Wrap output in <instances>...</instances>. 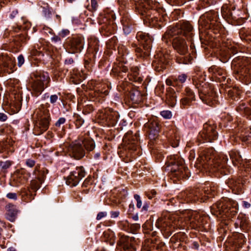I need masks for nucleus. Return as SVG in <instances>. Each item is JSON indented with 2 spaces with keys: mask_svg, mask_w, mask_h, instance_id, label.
<instances>
[{
  "mask_svg": "<svg viewBox=\"0 0 251 251\" xmlns=\"http://www.w3.org/2000/svg\"><path fill=\"white\" fill-rule=\"evenodd\" d=\"M185 219H180L173 222L168 218H160L158 220L157 225L165 228L167 226L177 227L184 228L185 226L190 225L192 228H196L204 224L205 216H201L195 211L187 210L184 213Z\"/></svg>",
  "mask_w": 251,
  "mask_h": 251,
  "instance_id": "obj_1",
  "label": "nucleus"
},
{
  "mask_svg": "<svg viewBox=\"0 0 251 251\" xmlns=\"http://www.w3.org/2000/svg\"><path fill=\"white\" fill-rule=\"evenodd\" d=\"M226 155L221 154L217 157L213 149H208L201 152L197 159L196 166L198 168H202L209 171H215L225 167L227 163Z\"/></svg>",
  "mask_w": 251,
  "mask_h": 251,
  "instance_id": "obj_2",
  "label": "nucleus"
},
{
  "mask_svg": "<svg viewBox=\"0 0 251 251\" xmlns=\"http://www.w3.org/2000/svg\"><path fill=\"white\" fill-rule=\"evenodd\" d=\"M237 202L228 198H223L211 207V213L217 216H221L224 219H231L237 213Z\"/></svg>",
  "mask_w": 251,
  "mask_h": 251,
  "instance_id": "obj_3",
  "label": "nucleus"
},
{
  "mask_svg": "<svg viewBox=\"0 0 251 251\" xmlns=\"http://www.w3.org/2000/svg\"><path fill=\"white\" fill-rule=\"evenodd\" d=\"M84 147L87 151H93L95 148L94 141L92 139L79 137L69 145L68 148V154L71 157L79 160L85 155Z\"/></svg>",
  "mask_w": 251,
  "mask_h": 251,
  "instance_id": "obj_4",
  "label": "nucleus"
},
{
  "mask_svg": "<svg viewBox=\"0 0 251 251\" xmlns=\"http://www.w3.org/2000/svg\"><path fill=\"white\" fill-rule=\"evenodd\" d=\"M33 116L37 119L35 124L34 132L36 135H40L48 130L50 121L49 110L45 105H40L33 113Z\"/></svg>",
  "mask_w": 251,
  "mask_h": 251,
  "instance_id": "obj_5",
  "label": "nucleus"
},
{
  "mask_svg": "<svg viewBox=\"0 0 251 251\" xmlns=\"http://www.w3.org/2000/svg\"><path fill=\"white\" fill-rule=\"evenodd\" d=\"M193 82L199 90L201 100L208 105H213L217 100V96L212 86L201 80L197 81L196 78L193 79Z\"/></svg>",
  "mask_w": 251,
  "mask_h": 251,
  "instance_id": "obj_6",
  "label": "nucleus"
},
{
  "mask_svg": "<svg viewBox=\"0 0 251 251\" xmlns=\"http://www.w3.org/2000/svg\"><path fill=\"white\" fill-rule=\"evenodd\" d=\"M173 45L174 49L179 54V56L176 57L177 62L179 64L189 63L192 58L188 52V46L185 40L179 36H176L173 40Z\"/></svg>",
  "mask_w": 251,
  "mask_h": 251,
  "instance_id": "obj_7",
  "label": "nucleus"
},
{
  "mask_svg": "<svg viewBox=\"0 0 251 251\" xmlns=\"http://www.w3.org/2000/svg\"><path fill=\"white\" fill-rule=\"evenodd\" d=\"M170 164L171 165V172L173 176L178 179L189 177V171L185 167L184 160L182 158L174 156Z\"/></svg>",
  "mask_w": 251,
  "mask_h": 251,
  "instance_id": "obj_8",
  "label": "nucleus"
},
{
  "mask_svg": "<svg viewBox=\"0 0 251 251\" xmlns=\"http://www.w3.org/2000/svg\"><path fill=\"white\" fill-rule=\"evenodd\" d=\"M50 78L47 72L39 73L35 76V79L31 83V91L35 96L41 94L50 82Z\"/></svg>",
  "mask_w": 251,
  "mask_h": 251,
  "instance_id": "obj_9",
  "label": "nucleus"
},
{
  "mask_svg": "<svg viewBox=\"0 0 251 251\" xmlns=\"http://www.w3.org/2000/svg\"><path fill=\"white\" fill-rule=\"evenodd\" d=\"M216 126L215 124H205L203 128L200 133L199 140H202L203 142H212L218 138V133L215 130Z\"/></svg>",
  "mask_w": 251,
  "mask_h": 251,
  "instance_id": "obj_10",
  "label": "nucleus"
},
{
  "mask_svg": "<svg viewBox=\"0 0 251 251\" xmlns=\"http://www.w3.org/2000/svg\"><path fill=\"white\" fill-rule=\"evenodd\" d=\"M85 172L83 167H76L70 172L66 178V184L70 187L77 185L79 181L85 176Z\"/></svg>",
  "mask_w": 251,
  "mask_h": 251,
  "instance_id": "obj_11",
  "label": "nucleus"
},
{
  "mask_svg": "<svg viewBox=\"0 0 251 251\" xmlns=\"http://www.w3.org/2000/svg\"><path fill=\"white\" fill-rule=\"evenodd\" d=\"M191 25L187 22L177 24L176 26L173 27L169 32V34L172 36H175L178 34H183L187 38L191 37L192 31Z\"/></svg>",
  "mask_w": 251,
  "mask_h": 251,
  "instance_id": "obj_12",
  "label": "nucleus"
},
{
  "mask_svg": "<svg viewBox=\"0 0 251 251\" xmlns=\"http://www.w3.org/2000/svg\"><path fill=\"white\" fill-rule=\"evenodd\" d=\"M136 137L132 135L131 132H127L124 136L123 139V144L122 145L123 148L126 151H135L137 150Z\"/></svg>",
  "mask_w": 251,
  "mask_h": 251,
  "instance_id": "obj_13",
  "label": "nucleus"
},
{
  "mask_svg": "<svg viewBox=\"0 0 251 251\" xmlns=\"http://www.w3.org/2000/svg\"><path fill=\"white\" fill-rule=\"evenodd\" d=\"M0 66H2L4 71L8 74L13 73L16 70L14 59L6 54L0 55Z\"/></svg>",
  "mask_w": 251,
  "mask_h": 251,
  "instance_id": "obj_14",
  "label": "nucleus"
},
{
  "mask_svg": "<svg viewBox=\"0 0 251 251\" xmlns=\"http://www.w3.org/2000/svg\"><path fill=\"white\" fill-rule=\"evenodd\" d=\"M144 127L147 129L151 140H154L158 137L159 127V124L156 121L150 120L145 124Z\"/></svg>",
  "mask_w": 251,
  "mask_h": 251,
  "instance_id": "obj_15",
  "label": "nucleus"
},
{
  "mask_svg": "<svg viewBox=\"0 0 251 251\" xmlns=\"http://www.w3.org/2000/svg\"><path fill=\"white\" fill-rule=\"evenodd\" d=\"M84 39L81 37L72 38L70 41L69 52L71 53L80 52L83 48Z\"/></svg>",
  "mask_w": 251,
  "mask_h": 251,
  "instance_id": "obj_16",
  "label": "nucleus"
},
{
  "mask_svg": "<svg viewBox=\"0 0 251 251\" xmlns=\"http://www.w3.org/2000/svg\"><path fill=\"white\" fill-rule=\"evenodd\" d=\"M216 194L215 188H211L209 187H205L201 190H197L196 192L195 197L193 200L194 201H196L197 199L200 198L201 201H204L206 199V198H209L212 196H214Z\"/></svg>",
  "mask_w": 251,
  "mask_h": 251,
  "instance_id": "obj_17",
  "label": "nucleus"
},
{
  "mask_svg": "<svg viewBox=\"0 0 251 251\" xmlns=\"http://www.w3.org/2000/svg\"><path fill=\"white\" fill-rule=\"evenodd\" d=\"M185 97L181 100L180 102L184 107L191 105V102L195 100V96L193 92L189 88L185 89Z\"/></svg>",
  "mask_w": 251,
  "mask_h": 251,
  "instance_id": "obj_18",
  "label": "nucleus"
},
{
  "mask_svg": "<svg viewBox=\"0 0 251 251\" xmlns=\"http://www.w3.org/2000/svg\"><path fill=\"white\" fill-rule=\"evenodd\" d=\"M131 238L126 236H122L119 242V244L122 246L124 250L127 251H134L135 249L131 243Z\"/></svg>",
  "mask_w": 251,
  "mask_h": 251,
  "instance_id": "obj_19",
  "label": "nucleus"
},
{
  "mask_svg": "<svg viewBox=\"0 0 251 251\" xmlns=\"http://www.w3.org/2000/svg\"><path fill=\"white\" fill-rule=\"evenodd\" d=\"M176 94L174 89L169 88L167 90L166 96V102L170 106L173 107L176 102Z\"/></svg>",
  "mask_w": 251,
  "mask_h": 251,
  "instance_id": "obj_20",
  "label": "nucleus"
},
{
  "mask_svg": "<svg viewBox=\"0 0 251 251\" xmlns=\"http://www.w3.org/2000/svg\"><path fill=\"white\" fill-rule=\"evenodd\" d=\"M6 213V218L10 222H14L17 215V210L15 206L11 204H7L5 207Z\"/></svg>",
  "mask_w": 251,
  "mask_h": 251,
  "instance_id": "obj_21",
  "label": "nucleus"
},
{
  "mask_svg": "<svg viewBox=\"0 0 251 251\" xmlns=\"http://www.w3.org/2000/svg\"><path fill=\"white\" fill-rule=\"evenodd\" d=\"M24 170L17 171L14 175V180L17 183V185L23 184L27 180L26 176H25Z\"/></svg>",
  "mask_w": 251,
  "mask_h": 251,
  "instance_id": "obj_22",
  "label": "nucleus"
},
{
  "mask_svg": "<svg viewBox=\"0 0 251 251\" xmlns=\"http://www.w3.org/2000/svg\"><path fill=\"white\" fill-rule=\"evenodd\" d=\"M237 52L236 47L231 45L227 46L225 49L221 50V54L225 57V60L228 59L231 57V54H235Z\"/></svg>",
  "mask_w": 251,
  "mask_h": 251,
  "instance_id": "obj_23",
  "label": "nucleus"
},
{
  "mask_svg": "<svg viewBox=\"0 0 251 251\" xmlns=\"http://www.w3.org/2000/svg\"><path fill=\"white\" fill-rule=\"evenodd\" d=\"M146 33H142V42L143 41L146 42V45H144V48L146 51L145 54L146 56H149L150 54L151 45V38L149 35L148 34L145 35ZM143 44L142 43V45Z\"/></svg>",
  "mask_w": 251,
  "mask_h": 251,
  "instance_id": "obj_24",
  "label": "nucleus"
},
{
  "mask_svg": "<svg viewBox=\"0 0 251 251\" xmlns=\"http://www.w3.org/2000/svg\"><path fill=\"white\" fill-rule=\"evenodd\" d=\"M237 73L245 78L246 80L249 81L251 77V65L242 67L239 71H238Z\"/></svg>",
  "mask_w": 251,
  "mask_h": 251,
  "instance_id": "obj_25",
  "label": "nucleus"
},
{
  "mask_svg": "<svg viewBox=\"0 0 251 251\" xmlns=\"http://www.w3.org/2000/svg\"><path fill=\"white\" fill-rule=\"evenodd\" d=\"M230 158L232 160V163L234 165H237L238 164H241L242 161V157L239 154L238 151L233 150L229 153Z\"/></svg>",
  "mask_w": 251,
  "mask_h": 251,
  "instance_id": "obj_26",
  "label": "nucleus"
},
{
  "mask_svg": "<svg viewBox=\"0 0 251 251\" xmlns=\"http://www.w3.org/2000/svg\"><path fill=\"white\" fill-rule=\"evenodd\" d=\"M88 50L90 52L97 53L99 49V41L96 38H91L89 40Z\"/></svg>",
  "mask_w": 251,
  "mask_h": 251,
  "instance_id": "obj_27",
  "label": "nucleus"
},
{
  "mask_svg": "<svg viewBox=\"0 0 251 251\" xmlns=\"http://www.w3.org/2000/svg\"><path fill=\"white\" fill-rule=\"evenodd\" d=\"M17 28L15 29V31L17 32V30H20L21 29H25L27 28L29 25L30 24L28 22L25 21L23 18H19L17 21Z\"/></svg>",
  "mask_w": 251,
  "mask_h": 251,
  "instance_id": "obj_28",
  "label": "nucleus"
},
{
  "mask_svg": "<svg viewBox=\"0 0 251 251\" xmlns=\"http://www.w3.org/2000/svg\"><path fill=\"white\" fill-rule=\"evenodd\" d=\"M43 181V179L41 177H37V179L32 180L30 182L31 189L36 192L40 187V185Z\"/></svg>",
  "mask_w": 251,
  "mask_h": 251,
  "instance_id": "obj_29",
  "label": "nucleus"
},
{
  "mask_svg": "<svg viewBox=\"0 0 251 251\" xmlns=\"http://www.w3.org/2000/svg\"><path fill=\"white\" fill-rule=\"evenodd\" d=\"M160 58L159 60V65H161V69L165 68V65L168 63L169 55L168 54H164L163 52L159 53L158 55Z\"/></svg>",
  "mask_w": 251,
  "mask_h": 251,
  "instance_id": "obj_30",
  "label": "nucleus"
},
{
  "mask_svg": "<svg viewBox=\"0 0 251 251\" xmlns=\"http://www.w3.org/2000/svg\"><path fill=\"white\" fill-rule=\"evenodd\" d=\"M130 97L134 103H139L141 101V94L138 90H133L130 94Z\"/></svg>",
  "mask_w": 251,
  "mask_h": 251,
  "instance_id": "obj_31",
  "label": "nucleus"
},
{
  "mask_svg": "<svg viewBox=\"0 0 251 251\" xmlns=\"http://www.w3.org/2000/svg\"><path fill=\"white\" fill-rule=\"evenodd\" d=\"M241 95V90L239 88H234L228 91V95L235 100H238V96Z\"/></svg>",
  "mask_w": 251,
  "mask_h": 251,
  "instance_id": "obj_32",
  "label": "nucleus"
},
{
  "mask_svg": "<svg viewBox=\"0 0 251 251\" xmlns=\"http://www.w3.org/2000/svg\"><path fill=\"white\" fill-rule=\"evenodd\" d=\"M15 101H13L11 103L12 106L15 107L17 110H19L22 105L21 96L18 95L15 97Z\"/></svg>",
  "mask_w": 251,
  "mask_h": 251,
  "instance_id": "obj_33",
  "label": "nucleus"
},
{
  "mask_svg": "<svg viewBox=\"0 0 251 251\" xmlns=\"http://www.w3.org/2000/svg\"><path fill=\"white\" fill-rule=\"evenodd\" d=\"M12 36L13 37V41L18 45L20 43L24 42L25 40V36L23 34L13 35V32H11Z\"/></svg>",
  "mask_w": 251,
  "mask_h": 251,
  "instance_id": "obj_34",
  "label": "nucleus"
},
{
  "mask_svg": "<svg viewBox=\"0 0 251 251\" xmlns=\"http://www.w3.org/2000/svg\"><path fill=\"white\" fill-rule=\"evenodd\" d=\"M187 75L186 74H182L179 75L177 77L174 78V81L176 82V85L178 83H183L186 80Z\"/></svg>",
  "mask_w": 251,
  "mask_h": 251,
  "instance_id": "obj_35",
  "label": "nucleus"
},
{
  "mask_svg": "<svg viewBox=\"0 0 251 251\" xmlns=\"http://www.w3.org/2000/svg\"><path fill=\"white\" fill-rule=\"evenodd\" d=\"M223 16L224 18H230L232 17V13L226 6H223L221 10Z\"/></svg>",
  "mask_w": 251,
  "mask_h": 251,
  "instance_id": "obj_36",
  "label": "nucleus"
},
{
  "mask_svg": "<svg viewBox=\"0 0 251 251\" xmlns=\"http://www.w3.org/2000/svg\"><path fill=\"white\" fill-rule=\"evenodd\" d=\"M12 162L9 160L6 161H0V170H6L9 168L12 165Z\"/></svg>",
  "mask_w": 251,
  "mask_h": 251,
  "instance_id": "obj_37",
  "label": "nucleus"
},
{
  "mask_svg": "<svg viewBox=\"0 0 251 251\" xmlns=\"http://www.w3.org/2000/svg\"><path fill=\"white\" fill-rule=\"evenodd\" d=\"M160 115L165 119H170L173 116V114L170 110H166L161 111Z\"/></svg>",
  "mask_w": 251,
  "mask_h": 251,
  "instance_id": "obj_38",
  "label": "nucleus"
},
{
  "mask_svg": "<svg viewBox=\"0 0 251 251\" xmlns=\"http://www.w3.org/2000/svg\"><path fill=\"white\" fill-rule=\"evenodd\" d=\"M60 95V93L58 94H53L50 96V102L54 105L56 102L61 100V99L59 96Z\"/></svg>",
  "mask_w": 251,
  "mask_h": 251,
  "instance_id": "obj_39",
  "label": "nucleus"
},
{
  "mask_svg": "<svg viewBox=\"0 0 251 251\" xmlns=\"http://www.w3.org/2000/svg\"><path fill=\"white\" fill-rule=\"evenodd\" d=\"M84 123V120L79 116L76 117V120L75 122V125L77 128H79Z\"/></svg>",
  "mask_w": 251,
  "mask_h": 251,
  "instance_id": "obj_40",
  "label": "nucleus"
},
{
  "mask_svg": "<svg viewBox=\"0 0 251 251\" xmlns=\"http://www.w3.org/2000/svg\"><path fill=\"white\" fill-rule=\"evenodd\" d=\"M61 37H60L59 35H54L52 37H51V41L52 42L54 43V44L61 45L62 42H61Z\"/></svg>",
  "mask_w": 251,
  "mask_h": 251,
  "instance_id": "obj_41",
  "label": "nucleus"
},
{
  "mask_svg": "<svg viewBox=\"0 0 251 251\" xmlns=\"http://www.w3.org/2000/svg\"><path fill=\"white\" fill-rule=\"evenodd\" d=\"M251 134V128L248 131ZM242 140L243 142H247V143L251 144V135H246L242 137Z\"/></svg>",
  "mask_w": 251,
  "mask_h": 251,
  "instance_id": "obj_42",
  "label": "nucleus"
},
{
  "mask_svg": "<svg viewBox=\"0 0 251 251\" xmlns=\"http://www.w3.org/2000/svg\"><path fill=\"white\" fill-rule=\"evenodd\" d=\"M91 6L92 11H96L98 6L97 0H91Z\"/></svg>",
  "mask_w": 251,
  "mask_h": 251,
  "instance_id": "obj_43",
  "label": "nucleus"
},
{
  "mask_svg": "<svg viewBox=\"0 0 251 251\" xmlns=\"http://www.w3.org/2000/svg\"><path fill=\"white\" fill-rule=\"evenodd\" d=\"M134 199L137 201V207L140 208L141 207V201L140 200V196L137 194L134 196Z\"/></svg>",
  "mask_w": 251,
  "mask_h": 251,
  "instance_id": "obj_44",
  "label": "nucleus"
},
{
  "mask_svg": "<svg viewBox=\"0 0 251 251\" xmlns=\"http://www.w3.org/2000/svg\"><path fill=\"white\" fill-rule=\"evenodd\" d=\"M25 62L24 57L23 55L21 54L18 57V65L21 67Z\"/></svg>",
  "mask_w": 251,
  "mask_h": 251,
  "instance_id": "obj_45",
  "label": "nucleus"
},
{
  "mask_svg": "<svg viewBox=\"0 0 251 251\" xmlns=\"http://www.w3.org/2000/svg\"><path fill=\"white\" fill-rule=\"evenodd\" d=\"M66 121V119L64 118L61 117L60 118L58 121L56 122L55 125L56 126L59 127L61 125L65 123Z\"/></svg>",
  "mask_w": 251,
  "mask_h": 251,
  "instance_id": "obj_46",
  "label": "nucleus"
},
{
  "mask_svg": "<svg viewBox=\"0 0 251 251\" xmlns=\"http://www.w3.org/2000/svg\"><path fill=\"white\" fill-rule=\"evenodd\" d=\"M8 119L7 114L3 112H0V122H4Z\"/></svg>",
  "mask_w": 251,
  "mask_h": 251,
  "instance_id": "obj_47",
  "label": "nucleus"
},
{
  "mask_svg": "<svg viewBox=\"0 0 251 251\" xmlns=\"http://www.w3.org/2000/svg\"><path fill=\"white\" fill-rule=\"evenodd\" d=\"M69 32L68 29H63L59 33V35L61 37V38H64L68 35Z\"/></svg>",
  "mask_w": 251,
  "mask_h": 251,
  "instance_id": "obj_48",
  "label": "nucleus"
},
{
  "mask_svg": "<svg viewBox=\"0 0 251 251\" xmlns=\"http://www.w3.org/2000/svg\"><path fill=\"white\" fill-rule=\"evenodd\" d=\"M106 215H107L106 212H99L97 214L96 219H97V220H100L102 218L105 217V216H106Z\"/></svg>",
  "mask_w": 251,
  "mask_h": 251,
  "instance_id": "obj_49",
  "label": "nucleus"
},
{
  "mask_svg": "<svg viewBox=\"0 0 251 251\" xmlns=\"http://www.w3.org/2000/svg\"><path fill=\"white\" fill-rule=\"evenodd\" d=\"M6 197L9 199L16 200L17 199V194L15 193H9L7 194Z\"/></svg>",
  "mask_w": 251,
  "mask_h": 251,
  "instance_id": "obj_50",
  "label": "nucleus"
},
{
  "mask_svg": "<svg viewBox=\"0 0 251 251\" xmlns=\"http://www.w3.org/2000/svg\"><path fill=\"white\" fill-rule=\"evenodd\" d=\"M35 161L33 160L28 159L26 161V164L27 166L32 168L35 165Z\"/></svg>",
  "mask_w": 251,
  "mask_h": 251,
  "instance_id": "obj_51",
  "label": "nucleus"
},
{
  "mask_svg": "<svg viewBox=\"0 0 251 251\" xmlns=\"http://www.w3.org/2000/svg\"><path fill=\"white\" fill-rule=\"evenodd\" d=\"M112 116H113V118L112 119V121H111L110 124L112 126H113L117 123V120H118V117H117V114L115 113L112 114Z\"/></svg>",
  "mask_w": 251,
  "mask_h": 251,
  "instance_id": "obj_52",
  "label": "nucleus"
},
{
  "mask_svg": "<svg viewBox=\"0 0 251 251\" xmlns=\"http://www.w3.org/2000/svg\"><path fill=\"white\" fill-rule=\"evenodd\" d=\"M237 109L238 111H247L249 109L248 108H247V107H245V104L244 103H242V104H241L240 105H239L237 108Z\"/></svg>",
  "mask_w": 251,
  "mask_h": 251,
  "instance_id": "obj_53",
  "label": "nucleus"
},
{
  "mask_svg": "<svg viewBox=\"0 0 251 251\" xmlns=\"http://www.w3.org/2000/svg\"><path fill=\"white\" fill-rule=\"evenodd\" d=\"M140 228V225L139 224H134L131 226V228L133 230V232H135L139 230Z\"/></svg>",
  "mask_w": 251,
  "mask_h": 251,
  "instance_id": "obj_54",
  "label": "nucleus"
},
{
  "mask_svg": "<svg viewBox=\"0 0 251 251\" xmlns=\"http://www.w3.org/2000/svg\"><path fill=\"white\" fill-rule=\"evenodd\" d=\"M235 225L237 226H240V227H243L245 226V220H242L240 221V220H238V221H237L235 223Z\"/></svg>",
  "mask_w": 251,
  "mask_h": 251,
  "instance_id": "obj_55",
  "label": "nucleus"
},
{
  "mask_svg": "<svg viewBox=\"0 0 251 251\" xmlns=\"http://www.w3.org/2000/svg\"><path fill=\"white\" fill-rule=\"evenodd\" d=\"M123 30L125 33L126 34H129L131 31L130 28L128 26L125 25L124 24H123Z\"/></svg>",
  "mask_w": 251,
  "mask_h": 251,
  "instance_id": "obj_56",
  "label": "nucleus"
},
{
  "mask_svg": "<svg viewBox=\"0 0 251 251\" xmlns=\"http://www.w3.org/2000/svg\"><path fill=\"white\" fill-rule=\"evenodd\" d=\"M166 83L167 85L170 86L173 85L174 86L176 84V82L174 81V79L173 80H172L170 79H167L166 80Z\"/></svg>",
  "mask_w": 251,
  "mask_h": 251,
  "instance_id": "obj_57",
  "label": "nucleus"
},
{
  "mask_svg": "<svg viewBox=\"0 0 251 251\" xmlns=\"http://www.w3.org/2000/svg\"><path fill=\"white\" fill-rule=\"evenodd\" d=\"M18 15V10H13L12 13L10 14L9 17L11 19H13Z\"/></svg>",
  "mask_w": 251,
  "mask_h": 251,
  "instance_id": "obj_58",
  "label": "nucleus"
},
{
  "mask_svg": "<svg viewBox=\"0 0 251 251\" xmlns=\"http://www.w3.org/2000/svg\"><path fill=\"white\" fill-rule=\"evenodd\" d=\"M74 63V60L72 58H69L65 60V64L66 65H71Z\"/></svg>",
  "mask_w": 251,
  "mask_h": 251,
  "instance_id": "obj_59",
  "label": "nucleus"
},
{
  "mask_svg": "<svg viewBox=\"0 0 251 251\" xmlns=\"http://www.w3.org/2000/svg\"><path fill=\"white\" fill-rule=\"evenodd\" d=\"M119 211H112L111 212V217L113 218H116L119 216Z\"/></svg>",
  "mask_w": 251,
  "mask_h": 251,
  "instance_id": "obj_60",
  "label": "nucleus"
},
{
  "mask_svg": "<svg viewBox=\"0 0 251 251\" xmlns=\"http://www.w3.org/2000/svg\"><path fill=\"white\" fill-rule=\"evenodd\" d=\"M144 24L146 25H149L151 24V20L150 19L147 18L146 19H143Z\"/></svg>",
  "mask_w": 251,
  "mask_h": 251,
  "instance_id": "obj_61",
  "label": "nucleus"
},
{
  "mask_svg": "<svg viewBox=\"0 0 251 251\" xmlns=\"http://www.w3.org/2000/svg\"><path fill=\"white\" fill-rule=\"evenodd\" d=\"M143 228H147L148 229L151 228V224L150 222H148V223H146L144 226H142Z\"/></svg>",
  "mask_w": 251,
  "mask_h": 251,
  "instance_id": "obj_62",
  "label": "nucleus"
},
{
  "mask_svg": "<svg viewBox=\"0 0 251 251\" xmlns=\"http://www.w3.org/2000/svg\"><path fill=\"white\" fill-rule=\"evenodd\" d=\"M100 152H97L94 154V157L96 159H98L100 158Z\"/></svg>",
  "mask_w": 251,
  "mask_h": 251,
  "instance_id": "obj_63",
  "label": "nucleus"
},
{
  "mask_svg": "<svg viewBox=\"0 0 251 251\" xmlns=\"http://www.w3.org/2000/svg\"><path fill=\"white\" fill-rule=\"evenodd\" d=\"M244 206L245 208H249L251 206V204L250 203H249V202H247V201H244Z\"/></svg>",
  "mask_w": 251,
  "mask_h": 251,
  "instance_id": "obj_64",
  "label": "nucleus"
}]
</instances>
